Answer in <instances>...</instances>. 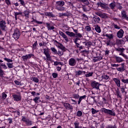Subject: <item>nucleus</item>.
Listing matches in <instances>:
<instances>
[{
    "label": "nucleus",
    "instance_id": "43",
    "mask_svg": "<svg viewBox=\"0 0 128 128\" xmlns=\"http://www.w3.org/2000/svg\"><path fill=\"white\" fill-rule=\"evenodd\" d=\"M26 124L28 126H32V121H30V120H27L26 122Z\"/></svg>",
    "mask_w": 128,
    "mask_h": 128
},
{
    "label": "nucleus",
    "instance_id": "52",
    "mask_svg": "<svg viewBox=\"0 0 128 128\" xmlns=\"http://www.w3.org/2000/svg\"><path fill=\"white\" fill-rule=\"evenodd\" d=\"M121 82L124 84H128V79H121Z\"/></svg>",
    "mask_w": 128,
    "mask_h": 128
},
{
    "label": "nucleus",
    "instance_id": "3",
    "mask_svg": "<svg viewBox=\"0 0 128 128\" xmlns=\"http://www.w3.org/2000/svg\"><path fill=\"white\" fill-rule=\"evenodd\" d=\"M102 112H104L106 114H108L109 116H116V112H114V111L106 109V108H102L100 110Z\"/></svg>",
    "mask_w": 128,
    "mask_h": 128
},
{
    "label": "nucleus",
    "instance_id": "29",
    "mask_svg": "<svg viewBox=\"0 0 128 128\" xmlns=\"http://www.w3.org/2000/svg\"><path fill=\"white\" fill-rule=\"evenodd\" d=\"M106 38H109V40H112V38H114V35L112 34H106Z\"/></svg>",
    "mask_w": 128,
    "mask_h": 128
},
{
    "label": "nucleus",
    "instance_id": "10",
    "mask_svg": "<svg viewBox=\"0 0 128 128\" xmlns=\"http://www.w3.org/2000/svg\"><path fill=\"white\" fill-rule=\"evenodd\" d=\"M68 64L70 66H74L76 64V60L74 58H70L68 60Z\"/></svg>",
    "mask_w": 128,
    "mask_h": 128
},
{
    "label": "nucleus",
    "instance_id": "37",
    "mask_svg": "<svg viewBox=\"0 0 128 128\" xmlns=\"http://www.w3.org/2000/svg\"><path fill=\"white\" fill-rule=\"evenodd\" d=\"M83 44H85V46H92V43L90 42H82Z\"/></svg>",
    "mask_w": 128,
    "mask_h": 128
},
{
    "label": "nucleus",
    "instance_id": "39",
    "mask_svg": "<svg viewBox=\"0 0 128 128\" xmlns=\"http://www.w3.org/2000/svg\"><path fill=\"white\" fill-rule=\"evenodd\" d=\"M46 60H49L50 62H52V57L50 56V54H48L47 55H46Z\"/></svg>",
    "mask_w": 128,
    "mask_h": 128
},
{
    "label": "nucleus",
    "instance_id": "54",
    "mask_svg": "<svg viewBox=\"0 0 128 128\" xmlns=\"http://www.w3.org/2000/svg\"><path fill=\"white\" fill-rule=\"evenodd\" d=\"M82 16L85 18V20H88V16L84 14H82Z\"/></svg>",
    "mask_w": 128,
    "mask_h": 128
},
{
    "label": "nucleus",
    "instance_id": "47",
    "mask_svg": "<svg viewBox=\"0 0 128 128\" xmlns=\"http://www.w3.org/2000/svg\"><path fill=\"white\" fill-rule=\"evenodd\" d=\"M113 26L116 28V30H120V27L118 26L117 24H113Z\"/></svg>",
    "mask_w": 128,
    "mask_h": 128
},
{
    "label": "nucleus",
    "instance_id": "63",
    "mask_svg": "<svg viewBox=\"0 0 128 128\" xmlns=\"http://www.w3.org/2000/svg\"><path fill=\"white\" fill-rule=\"evenodd\" d=\"M62 16H68L70 15L68 12L63 13L61 14Z\"/></svg>",
    "mask_w": 128,
    "mask_h": 128
},
{
    "label": "nucleus",
    "instance_id": "11",
    "mask_svg": "<svg viewBox=\"0 0 128 128\" xmlns=\"http://www.w3.org/2000/svg\"><path fill=\"white\" fill-rule=\"evenodd\" d=\"M124 32L122 29H120L119 31H118L116 33V36L118 38H122V37L124 36Z\"/></svg>",
    "mask_w": 128,
    "mask_h": 128
},
{
    "label": "nucleus",
    "instance_id": "38",
    "mask_svg": "<svg viewBox=\"0 0 128 128\" xmlns=\"http://www.w3.org/2000/svg\"><path fill=\"white\" fill-rule=\"evenodd\" d=\"M77 116L80 117L82 116V112L80 110H78L76 112Z\"/></svg>",
    "mask_w": 128,
    "mask_h": 128
},
{
    "label": "nucleus",
    "instance_id": "7",
    "mask_svg": "<svg viewBox=\"0 0 128 128\" xmlns=\"http://www.w3.org/2000/svg\"><path fill=\"white\" fill-rule=\"evenodd\" d=\"M4 60L5 62H6V66H8L7 68H14V65L12 63H10V62H12V60L8 58H4Z\"/></svg>",
    "mask_w": 128,
    "mask_h": 128
},
{
    "label": "nucleus",
    "instance_id": "12",
    "mask_svg": "<svg viewBox=\"0 0 128 128\" xmlns=\"http://www.w3.org/2000/svg\"><path fill=\"white\" fill-rule=\"evenodd\" d=\"M13 98H14V100H16V102H20V100H22V96H20V94H14L12 95Z\"/></svg>",
    "mask_w": 128,
    "mask_h": 128
},
{
    "label": "nucleus",
    "instance_id": "5",
    "mask_svg": "<svg viewBox=\"0 0 128 128\" xmlns=\"http://www.w3.org/2000/svg\"><path fill=\"white\" fill-rule=\"evenodd\" d=\"M121 66H122V68H118V66H120V64H111V66L113 68H116V69L118 72H124V64H122Z\"/></svg>",
    "mask_w": 128,
    "mask_h": 128
},
{
    "label": "nucleus",
    "instance_id": "1",
    "mask_svg": "<svg viewBox=\"0 0 128 128\" xmlns=\"http://www.w3.org/2000/svg\"><path fill=\"white\" fill-rule=\"evenodd\" d=\"M64 6V2L63 0L57 1L55 4L56 10L62 12V10H64L65 8L63 7Z\"/></svg>",
    "mask_w": 128,
    "mask_h": 128
},
{
    "label": "nucleus",
    "instance_id": "61",
    "mask_svg": "<svg viewBox=\"0 0 128 128\" xmlns=\"http://www.w3.org/2000/svg\"><path fill=\"white\" fill-rule=\"evenodd\" d=\"M52 76L54 78H58V73H52Z\"/></svg>",
    "mask_w": 128,
    "mask_h": 128
},
{
    "label": "nucleus",
    "instance_id": "14",
    "mask_svg": "<svg viewBox=\"0 0 128 128\" xmlns=\"http://www.w3.org/2000/svg\"><path fill=\"white\" fill-rule=\"evenodd\" d=\"M64 106L66 110H73L74 108L72 107V106L70 105V104L68 103H64Z\"/></svg>",
    "mask_w": 128,
    "mask_h": 128
},
{
    "label": "nucleus",
    "instance_id": "56",
    "mask_svg": "<svg viewBox=\"0 0 128 128\" xmlns=\"http://www.w3.org/2000/svg\"><path fill=\"white\" fill-rule=\"evenodd\" d=\"M106 128H116V126L114 124V126L109 125L107 126Z\"/></svg>",
    "mask_w": 128,
    "mask_h": 128
},
{
    "label": "nucleus",
    "instance_id": "57",
    "mask_svg": "<svg viewBox=\"0 0 128 128\" xmlns=\"http://www.w3.org/2000/svg\"><path fill=\"white\" fill-rule=\"evenodd\" d=\"M40 100V97H36L34 98L33 99L34 102L36 104L38 102V100Z\"/></svg>",
    "mask_w": 128,
    "mask_h": 128
},
{
    "label": "nucleus",
    "instance_id": "24",
    "mask_svg": "<svg viewBox=\"0 0 128 128\" xmlns=\"http://www.w3.org/2000/svg\"><path fill=\"white\" fill-rule=\"evenodd\" d=\"M95 30H96V32L98 34H100L102 30H100V27L98 26V25H96L94 28Z\"/></svg>",
    "mask_w": 128,
    "mask_h": 128
},
{
    "label": "nucleus",
    "instance_id": "22",
    "mask_svg": "<svg viewBox=\"0 0 128 128\" xmlns=\"http://www.w3.org/2000/svg\"><path fill=\"white\" fill-rule=\"evenodd\" d=\"M77 2H82L83 4H86L87 6H88L90 4V2H88V0H76Z\"/></svg>",
    "mask_w": 128,
    "mask_h": 128
},
{
    "label": "nucleus",
    "instance_id": "17",
    "mask_svg": "<svg viewBox=\"0 0 128 128\" xmlns=\"http://www.w3.org/2000/svg\"><path fill=\"white\" fill-rule=\"evenodd\" d=\"M113 80L116 83V86H117L118 88L120 86V80L118 78H114Z\"/></svg>",
    "mask_w": 128,
    "mask_h": 128
},
{
    "label": "nucleus",
    "instance_id": "64",
    "mask_svg": "<svg viewBox=\"0 0 128 128\" xmlns=\"http://www.w3.org/2000/svg\"><path fill=\"white\" fill-rule=\"evenodd\" d=\"M5 2L7 6H10V0H5Z\"/></svg>",
    "mask_w": 128,
    "mask_h": 128
},
{
    "label": "nucleus",
    "instance_id": "26",
    "mask_svg": "<svg viewBox=\"0 0 128 128\" xmlns=\"http://www.w3.org/2000/svg\"><path fill=\"white\" fill-rule=\"evenodd\" d=\"M86 98V95L80 96L79 98V100L78 101V104H80L82 100H84V98Z\"/></svg>",
    "mask_w": 128,
    "mask_h": 128
},
{
    "label": "nucleus",
    "instance_id": "25",
    "mask_svg": "<svg viewBox=\"0 0 128 128\" xmlns=\"http://www.w3.org/2000/svg\"><path fill=\"white\" fill-rule=\"evenodd\" d=\"M116 6V2H112L109 4V7L111 8V10H114Z\"/></svg>",
    "mask_w": 128,
    "mask_h": 128
},
{
    "label": "nucleus",
    "instance_id": "55",
    "mask_svg": "<svg viewBox=\"0 0 128 128\" xmlns=\"http://www.w3.org/2000/svg\"><path fill=\"white\" fill-rule=\"evenodd\" d=\"M44 54H45V56H46L47 54H50V52H48V50H47L44 49Z\"/></svg>",
    "mask_w": 128,
    "mask_h": 128
},
{
    "label": "nucleus",
    "instance_id": "53",
    "mask_svg": "<svg viewBox=\"0 0 128 128\" xmlns=\"http://www.w3.org/2000/svg\"><path fill=\"white\" fill-rule=\"evenodd\" d=\"M22 58L23 60H28V54H26V56H22Z\"/></svg>",
    "mask_w": 128,
    "mask_h": 128
},
{
    "label": "nucleus",
    "instance_id": "44",
    "mask_svg": "<svg viewBox=\"0 0 128 128\" xmlns=\"http://www.w3.org/2000/svg\"><path fill=\"white\" fill-rule=\"evenodd\" d=\"M74 128H78L80 127V126H79L80 122H75L74 123Z\"/></svg>",
    "mask_w": 128,
    "mask_h": 128
},
{
    "label": "nucleus",
    "instance_id": "50",
    "mask_svg": "<svg viewBox=\"0 0 128 128\" xmlns=\"http://www.w3.org/2000/svg\"><path fill=\"white\" fill-rule=\"evenodd\" d=\"M116 52H124V49L122 48H117L116 49Z\"/></svg>",
    "mask_w": 128,
    "mask_h": 128
},
{
    "label": "nucleus",
    "instance_id": "21",
    "mask_svg": "<svg viewBox=\"0 0 128 128\" xmlns=\"http://www.w3.org/2000/svg\"><path fill=\"white\" fill-rule=\"evenodd\" d=\"M115 60L116 62H124V59H122V58L118 56H115Z\"/></svg>",
    "mask_w": 128,
    "mask_h": 128
},
{
    "label": "nucleus",
    "instance_id": "9",
    "mask_svg": "<svg viewBox=\"0 0 128 128\" xmlns=\"http://www.w3.org/2000/svg\"><path fill=\"white\" fill-rule=\"evenodd\" d=\"M100 86H101V84L96 81H93L91 82V86L93 88L100 90Z\"/></svg>",
    "mask_w": 128,
    "mask_h": 128
},
{
    "label": "nucleus",
    "instance_id": "8",
    "mask_svg": "<svg viewBox=\"0 0 128 128\" xmlns=\"http://www.w3.org/2000/svg\"><path fill=\"white\" fill-rule=\"evenodd\" d=\"M20 36V30H18V29H16L14 30V33L12 34V38H14V40H18Z\"/></svg>",
    "mask_w": 128,
    "mask_h": 128
},
{
    "label": "nucleus",
    "instance_id": "13",
    "mask_svg": "<svg viewBox=\"0 0 128 128\" xmlns=\"http://www.w3.org/2000/svg\"><path fill=\"white\" fill-rule=\"evenodd\" d=\"M109 78H110V76L106 74H104L102 76L101 80H100L102 82H106V80H108Z\"/></svg>",
    "mask_w": 128,
    "mask_h": 128
},
{
    "label": "nucleus",
    "instance_id": "59",
    "mask_svg": "<svg viewBox=\"0 0 128 128\" xmlns=\"http://www.w3.org/2000/svg\"><path fill=\"white\" fill-rule=\"evenodd\" d=\"M58 64L62 66V62H54V66H58Z\"/></svg>",
    "mask_w": 128,
    "mask_h": 128
},
{
    "label": "nucleus",
    "instance_id": "40",
    "mask_svg": "<svg viewBox=\"0 0 128 128\" xmlns=\"http://www.w3.org/2000/svg\"><path fill=\"white\" fill-rule=\"evenodd\" d=\"M84 72V74H86V72H82L80 70H78V72H76V76H80Z\"/></svg>",
    "mask_w": 128,
    "mask_h": 128
},
{
    "label": "nucleus",
    "instance_id": "41",
    "mask_svg": "<svg viewBox=\"0 0 128 128\" xmlns=\"http://www.w3.org/2000/svg\"><path fill=\"white\" fill-rule=\"evenodd\" d=\"M64 51L59 50L57 54L59 56H64Z\"/></svg>",
    "mask_w": 128,
    "mask_h": 128
},
{
    "label": "nucleus",
    "instance_id": "6",
    "mask_svg": "<svg viewBox=\"0 0 128 128\" xmlns=\"http://www.w3.org/2000/svg\"><path fill=\"white\" fill-rule=\"evenodd\" d=\"M0 28L3 32H6L8 30V26H6V22L5 20H0Z\"/></svg>",
    "mask_w": 128,
    "mask_h": 128
},
{
    "label": "nucleus",
    "instance_id": "33",
    "mask_svg": "<svg viewBox=\"0 0 128 128\" xmlns=\"http://www.w3.org/2000/svg\"><path fill=\"white\" fill-rule=\"evenodd\" d=\"M50 50L54 54H58V50H56V48L52 47L50 48Z\"/></svg>",
    "mask_w": 128,
    "mask_h": 128
},
{
    "label": "nucleus",
    "instance_id": "19",
    "mask_svg": "<svg viewBox=\"0 0 128 128\" xmlns=\"http://www.w3.org/2000/svg\"><path fill=\"white\" fill-rule=\"evenodd\" d=\"M66 34H67V36H68L70 38H72V37L74 38V36H76V34L74 33L73 32H70V31H66Z\"/></svg>",
    "mask_w": 128,
    "mask_h": 128
},
{
    "label": "nucleus",
    "instance_id": "45",
    "mask_svg": "<svg viewBox=\"0 0 128 128\" xmlns=\"http://www.w3.org/2000/svg\"><path fill=\"white\" fill-rule=\"evenodd\" d=\"M86 32H90L92 30V28L90 26H86L85 28Z\"/></svg>",
    "mask_w": 128,
    "mask_h": 128
},
{
    "label": "nucleus",
    "instance_id": "42",
    "mask_svg": "<svg viewBox=\"0 0 128 128\" xmlns=\"http://www.w3.org/2000/svg\"><path fill=\"white\" fill-rule=\"evenodd\" d=\"M97 112H98V110H96L94 108H92V114H97Z\"/></svg>",
    "mask_w": 128,
    "mask_h": 128
},
{
    "label": "nucleus",
    "instance_id": "58",
    "mask_svg": "<svg viewBox=\"0 0 128 128\" xmlns=\"http://www.w3.org/2000/svg\"><path fill=\"white\" fill-rule=\"evenodd\" d=\"M37 44H38V41H36L32 46L34 50H36V48Z\"/></svg>",
    "mask_w": 128,
    "mask_h": 128
},
{
    "label": "nucleus",
    "instance_id": "34",
    "mask_svg": "<svg viewBox=\"0 0 128 128\" xmlns=\"http://www.w3.org/2000/svg\"><path fill=\"white\" fill-rule=\"evenodd\" d=\"M121 14L122 16V18H126V11L124 10H122L121 12Z\"/></svg>",
    "mask_w": 128,
    "mask_h": 128
},
{
    "label": "nucleus",
    "instance_id": "30",
    "mask_svg": "<svg viewBox=\"0 0 128 128\" xmlns=\"http://www.w3.org/2000/svg\"><path fill=\"white\" fill-rule=\"evenodd\" d=\"M126 88L124 86H122L120 88V92L122 94H126Z\"/></svg>",
    "mask_w": 128,
    "mask_h": 128
},
{
    "label": "nucleus",
    "instance_id": "62",
    "mask_svg": "<svg viewBox=\"0 0 128 128\" xmlns=\"http://www.w3.org/2000/svg\"><path fill=\"white\" fill-rule=\"evenodd\" d=\"M90 98L94 100V102H96V104L97 102L96 100V96H91Z\"/></svg>",
    "mask_w": 128,
    "mask_h": 128
},
{
    "label": "nucleus",
    "instance_id": "48",
    "mask_svg": "<svg viewBox=\"0 0 128 128\" xmlns=\"http://www.w3.org/2000/svg\"><path fill=\"white\" fill-rule=\"evenodd\" d=\"M18 0L20 2V4L22 6H25L26 2H24V0Z\"/></svg>",
    "mask_w": 128,
    "mask_h": 128
},
{
    "label": "nucleus",
    "instance_id": "16",
    "mask_svg": "<svg viewBox=\"0 0 128 128\" xmlns=\"http://www.w3.org/2000/svg\"><path fill=\"white\" fill-rule=\"evenodd\" d=\"M97 6H100L102 8H104V10H106V3L98 2L97 3Z\"/></svg>",
    "mask_w": 128,
    "mask_h": 128
},
{
    "label": "nucleus",
    "instance_id": "51",
    "mask_svg": "<svg viewBox=\"0 0 128 128\" xmlns=\"http://www.w3.org/2000/svg\"><path fill=\"white\" fill-rule=\"evenodd\" d=\"M6 96H8L6 95V93H2V98H3L4 100H6Z\"/></svg>",
    "mask_w": 128,
    "mask_h": 128
},
{
    "label": "nucleus",
    "instance_id": "60",
    "mask_svg": "<svg viewBox=\"0 0 128 128\" xmlns=\"http://www.w3.org/2000/svg\"><path fill=\"white\" fill-rule=\"evenodd\" d=\"M59 34H60V36H62V38H64L66 36V34H64V32H62L61 31L59 32Z\"/></svg>",
    "mask_w": 128,
    "mask_h": 128
},
{
    "label": "nucleus",
    "instance_id": "2",
    "mask_svg": "<svg viewBox=\"0 0 128 128\" xmlns=\"http://www.w3.org/2000/svg\"><path fill=\"white\" fill-rule=\"evenodd\" d=\"M3 70H7L8 66L4 63H0V78H4V71Z\"/></svg>",
    "mask_w": 128,
    "mask_h": 128
},
{
    "label": "nucleus",
    "instance_id": "28",
    "mask_svg": "<svg viewBox=\"0 0 128 128\" xmlns=\"http://www.w3.org/2000/svg\"><path fill=\"white\" fill-rule=\"evenodd\" d=\"M46 24L48 30H54V26H50V24L46 23Z\"/></svg>",
    "mask_w": 128,
    "mask_h": 128
},
{
    "label": "nucleus",
    "instance_id": "46",
    "mask_svg": "<svg viewBox=\"0 0 128 128\" xmlns=\"http://www.w3.org/2000/svg\"><path fill=\"white\" fill-rule=\"evenodd\" d=\"M73 40L74 44H77L78 40H80V38H78V36H76L75 38Z\"/></svg>",
    "mask_w": 128,
    "mask_h": 128
},
{
    "label": "nucleus",
    "instance_id": "15",
    "mask_svg": "<svg viewBox=\"0 0 128 128\" xmlns=\"http://www.w3.org/2000/svg\"><path fill=\"white\" fill-rule=\"evenodd\" d=\"M102 60V55H99L98 56L93 57V62H100V60Z\"/></svg>",
    "mask_w": 128,
    "mask_h": 128
},
{
    "label": "nucleus",
    "instance_id": "20",
    "mask_svg": "<svg viewBox=\"0 0 128 128\" xmlns=\"http://www.w3.org/2000/svg\"><path fill=\"white\" fill-rule=\"evenodd\" d=\"M45 15L46 16H48L49 18H56V16L52 12H46Z\"/></svg>",
    "mask_w": 128,
    "mask_h": 128
},
{
    "label": "nucleus",
    "instance_id": "23",
    "mask_svg": "<svg viewBox=\"0 0 128 128\" xmlns=\"http://www.w3.org/2000/svg\"><path fill=\"white\" fill-rule=\"evenodd\" d=\"M92 20L95 22H100V18L96 16L93 17Z\"/></svg>",
    "mask_w": 128,
    "mask_h": 128
},
{
    "label": "nucleus",
    "instance_id": "18",
    "mask_svg": "<svg viewBox=\"0 0 128 128\" xmlns=\"http://www.w3.org/2000/svg\"><path fill=\"white\" fill-rule=\"evenodd\" d=\"M96 16H100L101 18H106V14H102V13H100L99 12H96Z\"/></svg>",
    "mask_w": 128,
    "mask_h": 128
},
{
    "label": "nucleus",
    "instance_id": "27",
    "mask_svg": "<svg viewBox=\"0 0 128 128\" xmlns=\"http://www.w3.org/2000/svg\"><path fill=\"white\" fill-rule=\"evenodd\" d=\"M24 16H26V18H28V16H30V11L26 10L24 11Z\"/></svg>",
    "mask_w": 128,
    "mask_h": 128
},
{
    "label": "nucleus",
    "instance_id": "32",
    "mask_svg": "<svg viewBox=\"0 0 128 128\" xmlns=\"http://www.w3.org/2000/svg\"><path fill=\"white\" fill-rule=\"evenodd\" d=\"M116 96H117L118 98H122V95H120V90H118V88L117 90L116 91Z\"/></svg>",
    "mask_w": 128,
    "mask_h": 128
},
{
    "label": "nucleus",
    "instance_id": "31",
    "mask_svg": "<svg viewBox=\"0 0 128 128\" xmlns=\"http://www.w3.org/2000/svg\"><path fill=\"white\" fill-rule=\"evenodd\" d=\"M82 54L83 56H86L88 54V51L86 50H83L82 51Z\"/></svg>",
    "mask_w": 128,
    "mask_h": 128
},
{
    "label": "nucleus",
    "instance_id": "49",
    "mask_svg": "<svg viewBox=\"0 0 128 128\" xmlns=\"http://www.w3.org/2000/svg\"><path fill=\"white\" fill-rule=\"evenodd\" d=\"M77 36L79 38H82V35L80 33H77L76 34H75V37Z\"/></svg>",
    "mask_w": 128,
    "mask_h": 128
},
{
    "label": "nucleus",
    "instance_id": "35",
    "mask_svg": "<svg viewBox=\"0 0 128 128\" xmlns=\"http://www.w3.org/2000/svg\"><path fill=\"white\" fill-rule=\"evenodd\" d=\"M32 80L33 82H40V80H38V78H37L36 77H32Z\"/></svg>",
    "mask_w": 128,
    "mask_h": 128
},
{
    "label": "nucleus",
    "instance_id": "36",
    "mask_svg": "<svg viewBox=\"0 0 128 128\" xmlns=\"http://www.w3.org/2000/svg\"><path fill=\"white\" fill-rule=\"evenodd\" d=\"M92 74H94V72H90L87 74H86L85 76L86 78H90V76H92Z\"/></svg>",
    "mask_w": 128,
    "mask_h": 128
},
{
    "label": "nucleus",
    "instance_id": "4",
    "mask_svg": "<svg viewBox=\"0 0 128 128\" xmlns=\"http://www.w3.org/2000/svg\"><path fill=\"white\" fill-rule=\"evenodd\" d=\"M54 43V44H56V46H58L59 48H60V50H62V52H66L68 50V49L66 48L62 43L58 42L56 40H53Z\"/></svg>",
    "mask_w": 128,
    "mask_h": 128
}]
</instances>
